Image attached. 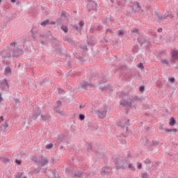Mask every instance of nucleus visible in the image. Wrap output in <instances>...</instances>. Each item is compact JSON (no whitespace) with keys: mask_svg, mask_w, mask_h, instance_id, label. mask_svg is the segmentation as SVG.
Masks as SVG:
<instances>
[{"mask_svg":"<svg viewBox=\"0 0 178 178\" xmlns=\"http://www.w3.org/2000/svg\"><path fill=\"white\" fill-rule=\"evenodd\" d=\"M16 42L10 43L9 50H2L0 51V56H1L3 59H6V58H10V56H13V58H17L20 56V55H22L23 49L16 47Z\"/></svg>","mask_w":178,"mask_h":178,"instance_id":"1","label":"nucleus"},{"mask_svg":"<svg viewBox=\"0 0 178 178\" xmlns=\"http://www.w3.org/2000/svg\"><path fill=\"white\" fill-rule=\"evenodd\" d=\"M113 162L115 165V169H126L127 168V161L122 156L114 158Z\"/></svg>","mask_w":178,"mask_h":178,"instance_id":"2","label":"nucleus"},{"mask_svg":"<svg viewBox=\"0 0 178 178\" xmlns=\"http://www.w3.org/2000/svg\"><path fill=\"white\" fill-rule=\"evenodd\" d=\"M138 10H141V6L140 3L138 1L134 2V7L131 6L128 7V10H127V15H131V13H136V12H138Z\"/></svg>","mask_w":178,"mask_h":178,"instance_id":"3","label":"nucleus"},{"mask_svg":"<svg viewBox=\"0 0 178 178\" xmlns=\"http://www.w3.org/2000/svg\"><path fill=\"white\" fill-rule=\"evenodd\" d=\"M88 12H91V10H93L94 12H97L98 9L97 8V4L94 0H88Z\"/></svg>","mask_w":178,"mask_h":178,"instance_id":"4","label":"nucleus"},{"mask_svg":"<svg viewBox=\"0 0 178 178\" xmlns=\"http://www.w3.org/2000/svg\"><path fill=\"white\" fill-rule=\"evenodd\" d=\"M95 113H97L99 119H104V118H106V113H108V108H106V107H104L103 110H97L95 111Z\"/></svg>","mask_w":178,"mask_h":178,"instance_id":"5","label":"nucleus"},{"mask_svg":"<svg viewBox=\"0 0 178 178\" xmlns=\"http://www.w3.org/2000/svg\"><path fill=\"white\" fill-rule=\"evenodd\" d=\"M62 106V102L60 100L57 101L54 110L56 112V113H58V115H65V111H60V107Z\"/></svg>","mask_w":178,"mask_h":178,"instance_id":"6","label":"nucleus"},{"mask_svg":"<svg viewBox=\"0 0 178 178\" xmlns=\"http://www.w3.org/2000/svg\"><path fill=\"white\" fill-rule=\"evenodd\" d=\"M41 113V109H40L38 107H35L32 111L31 119L33 120H37V118H38Z\"/></svg>","mask_w":178,"mask_h":178,"instance_id":"7","label":"nucleus"},{"mask_svg":"<svg viewBox=\"0 0 178 178\" xmlns=\"http://www.w3.org/2000/svg\"><path fill=\"white\" fill-rule=\"evenodd\" d=\"M56 52L58 55H60L61 56H67V51L63 47H56Z\"/></svg>","mask_w":178,"mask_h":178,"instance_id":"8","label":"nucleus"},{"mask_svg":"<svg viewBox=\"0 0 178 178\" xmlns=\"http://www.w3.org/2000/svg\"><path fill=\"white\" fill-rule=\"evenodd\" d=\"M156 16L159 19V22L161 23V22H164L165 20H166V19H168V17H170L171 19L173 18V15L172 14L170 15H162L159 13L156 14Z\"/></svg>","mask_w":178,"mask_h":178,"instance_id":"9","label":"nucleus"},{"mask_svg":"<svg viewBox=\"0 0 178 178\" xmlns=\"http://www.w3.org/2000/svg\"><path fill=\"white\" fill-rule=\"evenodd\" d=\"M81 87L83 90H86V89L88 88V87L90 88H94V87H95V85L90 83L88 81H83L82 82V84L81 85Z\"/></svg>","mask_w":178,"mask_h":178,"instance_id":"10","label":"nucleus"},{"mask_svg":"<svg viewBox=\"0 0 178 178\" xmlns=\"http://www.w3.org/2000/svg\"><path fill=\"white\" fill-rule=\"evenodd\" d=\"M172 59L170 60V63H176V60H178V51L176 50H173L172 51Z\"/></svg>","mask_w":178,"mask_h":178,"instance_id":"11","label":"nucleus"},{"mask_svg":"<svg viewBox=\"0 0 178 178\" xmlns=\"http://www.w3.org/2000/svg\"><path fill=\"white\" fill-rule=\"evenodd\" d=\"M137 40H138V42L139 44H140V46H143V45H144V44H147V43L149 42L145 39V37H144V35H139V36L138 37Z\"/></svg>","mask_w":178,"mask_h":178,"instance_id":"12","label":"nucleus"},{"mask_svg":"<svg viewBox=\"0 0 178 178\" xmlns=\"http://www.w3.org/2000/svg\"><path fill=\"white\" fill-rule=\"evenodd\" d=\"M111 172H112V170L109 167H104L101 169L100 173L103 175H111Z\"/></svg>","mask_w":178,"mask_h":178,"instance_id":"13","label":"nucleus"},{"mask_svg":"<svg viewBox=\"0 0 178 178\" xmlns=\"http://www.w3.org/2000/svg\"><path fill=\"white\" fill-rule=\"evenodd\" d=\"M120 104L122 105V106H126L128 108H131V106H133V105H131V102L127 100H121L120 102Z\"/></svg>","mask_w":178,"mask_h":178,"instance_id":"14","label":"nucleus"},{"mask_svg":"<svg viewBox=\"0 0 178 178\" xmlns=\"http://www.w3.org/2000/svg\"><path fill=\"white\" fill-rule=\"evenodd\" d=\"M55 24V22H49V19H45L44 21L40 22V26L45 27L46 26H51Z\"/></svg>","mask_w":178,"mask_h":178,"instance_id":"15","label":"nucleus"},{"mask_svg":"<svg viewBox=\"0 0 178 178\" xmlns=\"http://www.w3.org/2000/svg\"><path fill=\"white\" fill-rule=\"evenodd\" d=\"M38 163L41 165V166H45L47 163H48V159L44 157L43 155L40 156V161H38Z\"/></svg>","mask_w":178,"mask_h":178,"instance_id":"16","label":"nucleus"},{"mask_svg":"<svg viewBox=\"0 0 178 178\" xmlns=\"http://www.w3.org/2000/svg\"><path fill=\"white\" fill-rule=\"evenodd\" d=\"M129 101L131 102V105H133L134 102H139V101H141V99L138 97V95H134L129 99Z\"/></svg>","mask_w":178,"mask_h":178,"instance_id":"17","label":"nucleus"},{"mask_svg":"<svg viewBox=\"0 0 178 178\" xmlns=\"http://www.w3.org/2000/svg\"><path fill=\"white\" fill-rule=\"evenodd\" d=\"M40 118L43 122H51V115L48 114H41Z\"/></svg>","mask_w":178,"mask_h":178,"instance_id":"18","label":"nucleus"},{"mask_svg":"<svg viewBox=\"0 0 178 178\" xmlns=\"http://www.w3.org/2000/svg\"><path fill=\"white\" fill-rule=\"evenodd\" d=\"M1 87L3 88V90L5 88H9V84L8 83V80L3 79L1 82Z\"/></svg>","mask_w":178,"mask_h":178,"instance_id":"19","label":"nucleus"},{"mask_svg":"<svg viewBox=\"0 0 178 178\" xmlns=\"http://www.w3.org/2000/svg\"><path fill=\"white\" fill-rule=\"evenodd\" d=\"M130 120H127L125 124H120L121 127L126 129V131L129 130V126H130Z\"/></svg>","mask_w":178,"mask_h":178,"instance_id":"20","label":"nucleus"},{"mask_svg":"<svg viewBox=\"0 0 178 178\" xmlns=\"http://www.w3.org/2000/svg\"><path fill=\"white\" fill-rule=\"evenodd\" d=\"M99 90L102 91V92H105V91H108V90H111V86L109 85H106L104 86H100Z\"/></svg>","mask_w":178,"mask_h":178,"instance_id":"21","label":"nucleus"},{"mask_svg":"<svg viewBox=\"0 0 178 178\" xmlns=\"http://www.w3.org/2000/svg\"><path fill=\"white\" fill-rule=\"evenodd\" d=\"M165 132L167 134H172V133H177V129L176 128H174V129H165Z\"/></svg>","mask_w":178,"mask_h":178,"instance_id":"22","label":"nucleus"},{"mask_svg":"<svg viewBox=\"0 0 178 178\" xmlns=\"http://www.w3.org/2000/svg\"><path fill=\"white\" fill-rule=\"evenodd\" d=\"M83 171H75L74 174V177H83Z\"/></svg>","mask_w":178,"mask_h":178,"instance_id":"23","label":"nucleus"},{"mask_svg":"<svg viewBox=\"0 0 178 178\" xmlns=\"http://www.w3.org/2000/svg\"><path fill=\"white\" fill-rule=\"evenodd\" d=\"M40 37H41L40 43L42 44V45H45V43L47 42V41H48L47 36L41 35Z\"/></svg>","mask_w":178,"mask_h":178,"instance_id":"24","label":"nucleus"},{"mask_svg":"<svg viewBox=\"0 0 178 178\" xmlns=\"http://www.w3.org/2000/svg\"><path fill=\"white\" fill-rule=\"evenodd\" d=\"M64 41H65L66 42H68V44H71L72 45H73V44H74V42L73 41V40L72 39V38L67 36L65 39Z\"/></svg>","mask_w":178,"mask_h":178,"instance_id":"25","label":"nucleus"},{"mask_svg":"<svg viewBox=\"0 0 178 178\" xmlns=\"http://www.w3.org/2000/svg\"><path fill=\"white\" fill-rule=\"evenodd\" d=\"M8 124H7V122H4V124H3L0 127L1 131H6V129H8Z\"/></svg>","mask_w":178,"mask_h":178,"instance_id":"26","label":"nucleus"},{"mask_svg":"<svg viewBox=\"0 0 178 178\" xmlns=\"http://www.w3.org/2000/svg\"><path fill=\"white\" fill-rule=\"evenodd\" d=\"M169 124L170 126H175L176 124V119L174 117L170 118Z\"/></svg>","mask_w":178,"mask_h":178,"instance_id":"27","label":"nucleus"},{"mask_svg":"<svg viewBox=\"0 0 178 178\" xmlns=\"http://www.w3.org/2000/svg\"><path fill=\"white\" fill-rule=\"evenodd\" d=\"M12 73V69L9 67H6L5 69V74L6 76H8V74H10Z\"/></svg>","mask_w":178,"mask_h":178,"instance_id":"28","label":"nucleus"},{"mask_svg":"<svg viewBox=\"0 0 178 178\" xmlns=\"http://www.w3.org/2000/svg\"><path fill=\"white\" fill-rule=\"evenodd\" d=\"M0 160L1 161V162H3V163H9L10 161L9 159L5 157L0 158Z\"/></svg>","mask_w":178,"mask_h":178,"instance_id":"29","label":"nucleus"},{"mask_svg":"<svg viewBox=\"0 0 178 178\" xmlns=\"http://www.w3.org/2000/svg\"><path fill=\"white\" fill-rule=\"evenodd\" d=\"M152 140H149V139H146V145L149 147V148H152V145H151Z\"/></svg>","mask_w":178,"mask_h":178,"instance_id":"30","label":"nucleus"},{"mask_svg":"<svg viewBox=\"0 0 178 178\" xmlns=\"http://www.w3.org/2000/svg\"><path fill=\"white\" fill-rule=\"evenodd\" d=\"M117 33L118 37H122V35H124V31L122 30H118Z\"/></svg>","mask_w":178,"mask_h":178,"instance_id":"31","label":"nucleus"},{"mask_svg":"<svg viewBox=\"0 0 178 178\" xmlns=\"http://www.w3.org/2000/svg\"><path fill=\"white\" fill-rule=\"evenodd\" d=\"M138 31H140V29H135L131 31V34H139Z\"/></svg>","mask_w":178,"mask_h":178,"instance_id":"32","label":"nucleus"},{"mask_svg":"<svg viewBox=\"0 0 178 178\" xmlns=\"http://www.w3.org/2000/svg\"><path fill=\"white\" fill-rule=\"evenodd\" d=\"M61 30H63V31H64V33H67L69 29H67V26H61L60 27Z\"/></svg>","mask_w":178,"mask_h":178,"instance_id":"33","label":"nucleus"},{"mask_svg":"<svg viewBox=\"0 0 178 178\" xmlns=\"http://www.w3.org/2000/svg\"><path fill=\"white\" fill-rule=\"evenodd\" d=\"M158 144H159V141H158V140H152L151 145H152V147H155V146L158 145Z\"/></svg>","mask_w":178,"mask_h":178,"instance_id":"34","label":"nucleus"},{"mask_svg":"<svg viewBox=\"0 0 178 178\" xmlns=\"http://www.w3.org/2000/svg\"><path fill=\"white\" fill-rule=\"evenodd\" d=\"M121 97L122 98H124L125 97H129V92H121Z\"/></svg>","mask_w":178,"mask_h":178,"instance_id":"35","label":"nucleus"},{"mask_svg":"<svg viewBox=\"0 0 178 178\" xmlns=\"http://www.w3.org/2000/svg\"><path fill=\"white\" fill-rule=\"evenodd\" d=\"M143 162L146 165H151V163H152V161L149 159H145Z\"/></svg>","mask_w":178,"mask_h":178,"instance_id":"36","label":"nucleus"},{"mask_svg":"<svg viewBox=\"0 0 178 178\" xmlns=\"http://www.w3.org/2000/svg\"><path fill=\"white\" fill-rule=\"evenodd\" d=\"M87 44H88V45H90V46L93 47L94 40H91L88 39Z\"/></svg>","mask_w":178,"mask_h":178,"instance_id":"37","label":"nucleus"},{"mask_svg":"<svg viewBox=\"0 0 178 178\" xmlns=\"http://www.w3.org/2000/svg\"><path fill=\"white\" fill-rule=\"evenodd\" d=\"M53 147H54V144L52 143H49V145H46V148L47 149H52Z\"/></svg>","mask_w":178,"mask_h":178,"instance_id":"38","label":"nucleus"},{"mask_svg":"<svg viewBox=\"0 0 178 178\" xmlns=\"http://www.w3.org/2000/svg\"><path fill=\"white\" fill-rule=\"evenodd\" d=\"M80 48H81V49H83V51H88V49L87 48V46H86V45H81Z\"/></svg>","mask_w":178,"mask_h":178,"instance_id":"39","label":"nucleus"},{"mask_svg":"<svg viewBox=\"0 0 178 178\" xmlns=\"http://www.w3.org/2000/svg\"><path fill=\"white\" fill-rule=\"evenodd\" d=\"M129 169H131V170H136V168H134V166H133V164L129 163Z\"/></svg>","mask_w":178,"mask_h":178,"instance_id":"40","label":"nucleus"},{"mask_svg":"<svg viewBox=\"0 0 178 178\" xmlns=\"http://www.w3.org/2000/svg\"><path fill=\"white\" fill-rule=\"evenodd\" d=\"M86 119V116L83 114L79 115V120H84Z\"/></svg>","mask_w":178,"mask_h":178,"instance_id":"41","label":"nucleus"},{"mask_svg":"<svg viewBox=\"0 0 178 178\" xmlns=\"http://www.w3.org/2000/svg\"><path fill=\"white\" fill-rule=\"evenodd\" d=\"M161 62H162V63H164L165 65H169V62H168V60H165V59H161Z\"/></svg>","mask_w":178,"mask_h":178,"instance_id":"42","label":"nucleus"},{"mask_svg":"<svg viewBox=\"0 0 178 178\" xmlns=\"http://www.w3.org/2000/svg\"><path fill=\"white\" fill-rule=\"evenodd\" d=\"M142 177L143 178H149V177L148 176V174L147 172H145L142 175Z\"/></svg>","mask_w":178,"mask_h":178,"instance_id":"43","label":"nucleus"},{"mask_svg":"<svg viewBox=\"0 0 178 178\" xmlns=\"http://www.w3.org/2000/svg\"><path fill=\"white\" fill-rule=\"evenodd\" d=\"M138 67H139V69H144V65L143 64V63H140L138 65Z\"/></svg>","mask_w":178,"mask_h":178,"instance_id":"44","label":"nucleus"},{"mask_svg":"<svg viewBox=\"0 0 178 178\" xmlns=\"http://www.w3.org/2000/svg\"><path fill=\"white\" fill-rule=\"evenodd\" d=\"M144 90H145V87H144V86H142L139 88V91H140V92H144Z\"/></svg>","mask_w":178,"mask_h":178,"instance_id":"45","label":"nucleus"},{"mask_svg":"<svg viewBox=\"0 0 178 178\" xmlns=\"http://www.w3.org/2000/svg\"><path fill=\"white\" fill-rule=\"evenodd\" d=\"M76 59H79L80 60V62H83V57L80 56H76Z\"/></svg>","mask_w":178,"mask_h":178,"instance_id":"46","label":"nucleus"},{"mask_svg":"<svg viewBox=\"0 0 178 178\" xmlns=\"http://www.w3.org/2000/svg\"><path fill=\"white\" fill-rule=\"evenodd\" d=\"M170 83H175V77H171L168 79Z\"/></svg>","mask_w":178,"mask_h":178,"instance_id":"47","label":"nucleus"},{"mask_svg":"<svg viewBox=\"0 0 178 178\" xmlns=\"http://www.w3.org/2000/svg\"><path fill=\"white\" fill-rule=\"evenodd\" d=\"M102 42L103 43H105V44H108V40H106V38H104L102 40Z\"/></svg>","mask_w":178,"mask_h":178,"instance_id":"48","label":"nucleus"},{"mask_svg":"<svg viewBox=\"0 0 178 178\" xmlns=\"http://www.w3.org/2000/svg\"><path fill=\"white\" fill-rule=\"evenodd\" d=\"M96 30L97 31H99L102 30V26H101V25L97 26Z\"/></svg>","mask_w":178,"mask_h":178,"instance_id":"49","label":"nucleus"},{"mask_svg":"<svg viewBox=\"0 0 178 178\" xmlns=\"http://www.w3.org/2000/svg\"><path fill=\"white\" fill-rule=\"evenodd\" d=\"M61 16L62 17H66V12L63 10L61 13Z\"/></svg>","mask_w":178,"mask_h":178,"instance_id":"50","label":"nucleus"},{"mask_svg":"<svg viewBox=\"0 0 178 178\" xmlns=\"http://www.w3.org/2000/svg\"><path fill=\"white\" fill-rule=\"evenodd\" d=\"M63 92H65V90H63V89L58 88V94H63Z\"/></svg>","mask_w":178,"mask_h":178,"instance_id":"51","label":"nucleus"},{"mask_svg":"<svg viewBox=\"0 0 178 178\" xmlns=\"http://www.w3.org/2000/svg\"><path fill=\"white\" fill-rule=\"evenodd\" d=\"M80 27H83L84 26V22L83 21H80L79 23Z\"/></svg>","mask_w":178,"mask_h":178,"instance_id":"52","label":"nucleus"},{"mask_svg":"<svg viewBox=\"0 0 178 178\" xmlns=\"http://www.w3.org/2000/svg\"><path fill=\"white\" fill-rule=\"evenodd\" d=\"M15 163H17V165H22V161L20 160L16 159Z\"/></svg>","mask_w":178,"mask_h":178,"instance_id":"53","label":"nucleus"},{"mask_svg":"<svg viewBox=\"0 0 178 178\" xmlns=\"http://www.w3.org/2000/svg\"><path fill=\"white\" fill-rule=\"evenodd\" d=\"M58 140H60V141H61V142L63 141V137H62V136L58 135Z\"/></svg>","mask_w":178,"mask_h":178,"instance_id":"54","label":"nucleus"},{"mask_svg":"<svg viewBox=\"0 0 178 178\" xmlns=\"http://www.w3.org/2000/svg\"><path fill=\"white\" fill-rule=\"evenodd\" d=\"M22 176H23V172H19L17 174V178H22Z\"/></svg>","mask_w":178,"mask_h":178,"instance_id":"55","label":"nucleus"},{"mask_svg":"<svg viewBox=\"0 0 178 178\" xmlns=\"http://www.w3.org/2000/svg\"><path fill=\"white\" fill-rule=\"evenodd\" d=\"M143 168V164L141 163H138V169H141Z\"/></svg>","mask_w":178,"mask_h":178,"instance_id":"56","label":"nucleus"},{"mask_svg":"<svg viewBox=\"0 0 178 178\" xmlns=\"http://www.w3.org/2000/svg\"><path fill=\"white\" fill-rule=\"evenodd\" d=\"M106 33H110V34H112L113 31H112V30H111V29H107L106 30Z\"/></svg>","mask_w":178,"mask_h":178,"instance_id":"57","label":"nucleus"},{"mask_svg":"<svg viewBox=\"0 0 178 178\" xmlns=\"http://www.w3.org/2000/svg\"><path fill=\"white\" fill-rule=\"evenodd\" d=\"M67 66H68V67H70V66H72V61L71 60H69L67 62Z\"/></svg>","mask_w":178,"mask_h":178,"instance_id":"58","label":"nucleus"},{"mask_svg":"<svg viewBox=\"0 0 178 178\" xmlns=\"http://www.w3.org/2000/svg\"><path fill=\"white\" fill-rule=\"evenodd\" d=\"M73 29H75V30H76V31H79V26L74 25Z\"/></svg>","mask_w":178,"mask_h":178,"instance_id":"59","label":"nucleus"},{"mask_svg":"<svg viewBox=\"0 0 178 178\" xmlns=\"http://www.w3.org/2000/svg\"><path fill=\"white\" fill-rule=\"evenodd\" d=\"M165 128H163V124H161L159 126V130H163Z\"/></svg>","mask_w":178,"mask_h":178,"instance_id":"60","label":"nucleus"},{"mask_svg":"<svg viewBox=\"0 0 178 178\" xmlns=\"http://www.w3.org/2000/svg\"><path fill=\"white\" fill-rule=\"evenodd\" d=\"M14 101H15V102H17V104H18V102H20V100H19V99H17V98H15V99H14Z\"/></svg>","mask_w":178,"mask_h":178,"instance_id":"61","label":"nucleus"},{"mask_svg":"<svg viewBox=\"0 0 178 178\" xmlns=\"http://www.w3.org/2000/svg\"><path fill=\"white\" fill-rule=\"evenodd\" d=\"M91 148H92L91 145H88V151H91Z\"/></svg>","mask_w":178,"mask_h":178,"instance_id":"62","label":"nucleus"},{"mask_svg":"<svg viewBox=\"0 0 178 178\" xmlns=\"http://www.w3.org/2000/svg\"><path fill=\"white\" fill-rule=\"evenodd\" d=\"M71 73H72V70H70L69 72H67L66 74L67 77H69V76L70 75Z\"/></svg>","mask_w":178,"mask_h":178,"instance_id":"63","label":"nucleus"},{"mask_svg":"<svg viewBox=\"0 0 178 178\" xmlns=\"http://www.w3.org/2000/svg\"><path fill=\"white\" fill-rule=\"evenodd\" d=\"M98 158H102V154L97 153Z\"/></svg>","mask_w":178,"mask_h":178,"instance_id":"64","label":"nucleus"}]
</instances>
